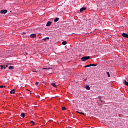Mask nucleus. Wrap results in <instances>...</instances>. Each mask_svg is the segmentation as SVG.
I'll return each mask as SVG.
<instances>
[{"label":"nucleus","instance_id":"nucleus-12","mask_svg":"<svg viewBox=\"0 0 128 128\" xmlns=\"http://www.w3.org/2000/svg\"><path fill=\"white\" fill-rule=\"evenodd\" d=\"M124 84H126V86H128V82H126V80H124Z\"/></svg>","mask_w":128,"mask_h":128},{"label":"nucleus","instance_id":"nucleus-18","mask_svg":"<svg viewBox=\"0 0 128 128\" xmlns=\"http://www.w3.org/2000/svg\"><path fill=\"white\" fill-rule=\"evenodd\" d=\"M0 68H1V70H4V68H4V66L2 65L0 66Z\"/></svg>","mask_w":128,"mask_h":128},{"label":"nucleus","instance_id":"nucleus-11","mask_svg":"<svg viewBox=\"0 0 128 128\" xmlns=\"http://www.w3.org/2000/svg\"><path fill=\"white\" fill-rule=\"evenodd\" d=\"M15 92H16L14 91V89L12 90L10 92V94H14Z\"/></svg>","mask_w":128,"mask_h":128},{"label":"nucleus","instance_id":"nucleus-22","mask_svg":"<svg viewBox=\"0 0 128 128\" xmlns=\"http://www.w3.org/2000/svg\"><path fill=\"white\" fill-rule=\"evenodd\" d=\"M12 68H14V66H9V70H12Z\"/></svg>","mask_w":128,"mask_h":128},{"label":"nucleus","instance_id":"nucleus-10","mask_svg":"<svg viewBox=\"0 0 128 128\" xmlns=\"http://www.w3.org/2000/svg\"><path fill=\"white\" fill-rule=\"evenodd\" d=\"M60 20V18H56L54 19V22H58V20Z\"/></svg>","mask_w":128,"mask_h":128},{"label":"nucleus","instance_id":"nucleus-29","mask_svg":"<svg viewBox=\"0 0 128 128\" xmlns=\"http://www.w3.org/2000/svg\"><path fill=\"white\" fill-rule=\"evenodd\" d=\"M34 72H36V70H35V71H34Z\"/></svg>","mask_w":128,"mask_h":128},{"label":"nucleus","instance_id":"nucleus-26","mask_svg":"<svg viewBox=\"0 0 128 128\" xmlns=\"http://www.w3.org/2000/svg\"><path fill=\"white\" fill-rule=\"evenodd\" d=\"M35 84H36V86H38V82H36L35 83Z\"/></svg>","mask_w":128,"mask_h":128},{"label":"nucleus","instance_id":"nucleus-7","mask_svg":"<svg viewBox=\"0 0 128 128\" xmlns=\"http://www.w3.org/2000/svg\"><path fill=\"white\" fill-rule=\"evenodd\" d=\"M52 24V22L48 21L47 24H46V26H50Z\"/></svg>","mask_w":128,"mask_h":128},{"label":"nucleus","instance_id":"nucleus-31","mask_svg":"<svg viewBox=\"0 0 128 128\" xmlns=\"http://www.w3.org/2000/svg\"><path fill=\"white\" fill-rule=\"evenodd\" d=\"M43 83L44 84V82H43Z\"/></svg>","mask_w":128,"mask_h":128},{"label":"nucleus","instance_id":"nucleus-27","mask_svg":"<svg viewBox=\"0 0 128 128\" xmlns=\"http://www.w3.org/2000/svg\"><path fill=\"white\" fill-rule=\"evenodd\" d=\"M100 101L101 102H102V100L100 99Z\"/></svg>","mask_w":128,"mask_h":128},{"label":"nucleus","instance_id":"nucleus-13","mask_svg":"<svg viewBox=\"0 0 128 128\" xmlns=\"http://www.w3.org/2000/svg\"><path fill=\"white\" fill-rule=\"evenodd\" d=\"M66 44H67L66 41H64L62 42V44H63V46H66Z\"/></svg>","mask_w":128,"mask_h":128},{"label":"nucleus","instance_id":"nucleus-28","mask_svg":"<svg viewBox=\"0 0 128 128\" xmlns=\"http://www.w3.org/2000/svg\"><path fill=\"white\" fill-rule=\"evenodd\" d=\"M23 34H26V32H23Z\"/></svg>","mask_w":128,"mask_h":128},{"label":"nucleus","instance_id":"nucleus-23","mask_svg":"<svg viewBox=\"0 0 128 128\" xmlns=\"http://www.w3.org/2000/svg\"><path fill=\"white\" fill-rule=\"evenodd\" d=\"M90 64H89V65H87V66H84V68H90Z\"/></svg>","mask_w":128,"mask_h":128},{"label":"nucleus","instance_id":"nucleus-9","mask_svg":"<svg viewBox=\"0 0 128 128\" xmlns=\"http://www.w3.org/2000/svg\"><path fill=\"white\" fill-rule=\"evenodd\" d=\"M51 85H52V86H54V88H56V84L55 83L52 82V83H51Z\"/></svg>","mask_w":128,"mask_h":128},{"label":"nucleus","instance_id":"nucleus-30","mask_svg":"<svg viewBox=\"0 0 128 128\" xmlns=\"http://www.w3.org/2000/svg\"><path fill=\"white\" fill-rule=\"evenodd\" d=\"M7 66H8V65H6V67L7 68Z\"/></svg>","mask_w":128,"mask_h":128},{"label":"nucleus","instance_id":"nucleus-16","mask_svg":"<svg viewBox=\"0 0 128 128\" xmlns=\"http://www.w3.org/2000/svg\"><path fill=\"white\" fill-rule=\"evenodd\" d=\"M78 112V114H83L84 116V113L82 112Z\"/></svg>","mask_w":128,"mask_h":128},{"label":"nucleus","instance_id":"nucleus-1","mask_svg":"<svg viewBox=\"0 0 128 128\" xmlns=\"http://www.w3.org/2000/svg\"><path fill=\"white\" fill-rule=\"evenodd\" d=\"M90 56H84L81 58V60H82V62H86V60H90Z\"/></svg>","mask_w":128,"mask_h":128},{"label":"nucleus","instance_id":"nucleus-2","mask_svg":"<svg viewBox=\"0 0 128 128\" xmlns=\"http://www.w3.org/2000/svg\"><path fill=\"white\" fill-rule=\"evenodd\" d=\"M8 12V10H2L0 12V14H6Z\"/></svg>","mask_w":128,"mask_h":128},{"label":"nucleus","instance_id":"nucleus-20","mask_svg":"<svg viewBox=\"0 0 128 128\" xmlns=\"http://www.w3.org/2000/svg\"><path fill=\"white\" fill-rule=\"evenodd\" d=\"M106 74H108V78H110V72H106Z\"/></svg>","mask_w":128,"mask_h":128},{"label":"nucleus","instance_id":"nucleus-24","mask_svg":"<svg viewBox=\"0 0 128 128\" xmlns=\"http://www.w3.org/2000/svg\"><path fill=\"white\" fill-rule=\"evenodd\" d=\"M30 124H32V126H34V122L33 120H32V121L30 122Z\"/></svg>","mask_w":128,"mask_h":128},{"label":"nucleus","instance_id":"nucleus-4","mask_svg":"<svg viewBox=\"0 0 128 128\" xmlns=\"http://www.w3.org/2000/svg\"><path fill=\"white\" fill-rule=\"evenodd\" d=\"M26 50H27V51L26 50V49L24 50L26 54H30V52H28V50H30V48H26Z\"/></svg>","mask_w":128,"mask_h":128},{"label":"nucleus","instance_id":"nucleus-21","mask_svg":"<svg viewBox=\"0 0 128 128\" xmlns=\"http://www.w3.org/2000/svg\"><path fill=\"white\" fill-rule=\"evenodd\" d=\"M62 110H66V107L64 106L62 108Z\"/></svg>","mask_w":128,"mask_h":128},{"label":"nucleus","instance_id":"nucleus-3","mask_svg":"<svg viewBox=\"0 0 128 128\" xmlns=\"http://www.w3.org/2000/svg\"><path fill=\"white\" fill-rule=\"evenodd\" d=\"M30 38H36V34H32L30 35Z\"/></svg>","mask_w":128,"mask_h":128},{"label":"nucleus","instance_id":"nucleus-8","mask_svg":"<svg viewBox=\"0 0 128 128\" xmlns=\"http://www.w3.org/2000/svg\"><path fill=\"white\" fill-rule=\"evenodd\" d=\"M86 90H90V87L88 85H86Z\"/></svg>","mask_w":128,"mask_h":128},{"label":"nucleus","instance_id":"nucleus-17","mask_svg":"<svg viewBox=\"0 0 128 128\" xmlns=\"http://www.w3.org/2000/svg\"><path fill=\"white\" fill-rule=\"evenodd\" d=\"M90 66H96V64H90Z\"/></svg>","mask_w":128,"mask_h":128},{"label":"nucleus","instance_id":"nucleus-14","mask_svg":"<svg viewBox=\"0 0 128 128\" xmlns=\"http://www.w3.org/2000/svg\"><path fill=\"white\" fill-rule=\"evenodd\" d=\"M50 40L49 37H46L42 39V40Z\"/></svg>","mask_w":128,"mask_h":128},{"label":"nucleus","instance_id":"nucleus-6","mask_svg":"<svg viewBox=\"0 0 128 128\" xmlns=\"http://www.w3.org/2000/svg\"><path fill=\"white\" fill-rule=\"evenodd\" d=\"M122 36H123L124 38H128V34L126 33H122Z\"/></svg>","mask_w":128,"mask_h":128},{"label":"nucleus","instance_id":"nucleus-15","mask_svg":"<svg viewBox=\"0 0 128 128\" xmlns=\"http://www.w3.org/2000/svg\"><path fill=\"white\" fill-rule=\"evenodd\" d=\"M24 116H25L24 113H22L20 114V116H22L23 118H24Z\"/></svg>","mask_w":128,"mask_h":128},{"label":"nucleus","instance_id":"nucleus-25","mask_svg":"<svg viewBox=\"0 0 128 128\" xmlns=\"http://www.w3.org/2000/svg\"><path fill=\"white\" fill-rule=\"evenodd\" d=\"M0 88H6V86H0Z\"/></svg>","mask_w":128,"mask_h":128},{"label":"nucleus","instance_id":"nucleus-19","mask_svg":"<svg viewBox=\"0 0 128 128\" xmlns=\"http://www.w3.org/2000/svg\"><path fill=\"white\" fill-rule=\"evenodd\" d=\"M43 70H52L51 68H43Z\"/></svg>","mask_w":128,"mask_h":128},{"label":"nucleus","instance_id":"nucleus-5","mask_svg":"<svg viewBox=\"0 0 128 128\" xmlns=\"http://www.w3.org/2000/svg\"><path fill=\"white\" fill-rule=\"evenodd\" d=\"M86 10V7H83L80 8V12H84V10Z\"/></svg>","mask_w":128,"mask_h":128}]
</instances>
